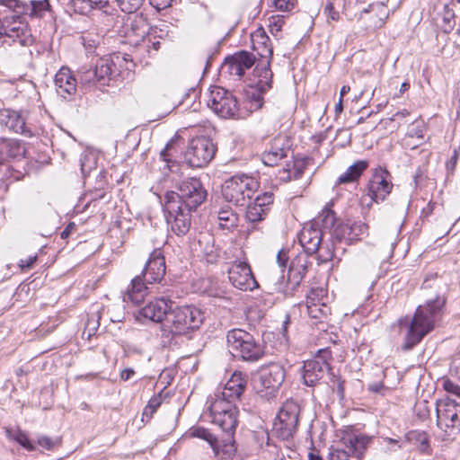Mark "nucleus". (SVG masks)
Wrapping results in <instances>:
<instances>
[{"label":"nucleus","mask_w":460,"mask_h":460,"mask_svg":"<svg viewBox=\"0 0 460 460\" xmlns=\"http://www.w3.org/2000/svg\"><path fill=\"white\" fill-rule=\"evenodd\" d=\"M253 49L262 60L256 66L253 73L257 77L255 85H250L247 91L246 108L252 112L261 108L263 103L262 94L272 87V71L270 64L273 55V48L269 36L262 29H258L252 35Z\"/></svg>","instance_id":"obj_1"},{"label":"nucleus","mask_w":460,"mask_h":460,"mask_svg":"<svg viewBox=\"0 0 460 460\" xmlns=\"http://www.w3.org/2000/svg\"><path fill=\"white\" fill-rule=\"evenodd\" d=\"M166 266L163 252L154 250L146 263L141 275L136 276L127 288L123 300L134 305L142 303L148 293L147 285L159 283L165 275Z\"/></svg>","instance_id":"obj_2"},{"label":"nucleus","mask_w":460,"mask_h":460,"mask_svg":"<svg viewBox=\"0 0 460 460\" xmlns=\"http://www.w3.org/2000/svg\"><path fill=\"white\" fill-rule=\"evenodd\" d=\"M445 298L439 295L429 298L424 305H419L409 325L404 347L411 349L418 344L435 326L439 318Z\"/></svg>","instance_id":"obj_3"},{"label":"nucleus","mask_w":460,"mask_h":460,"mask_svg":"<svg viewBox=\"0 0 460 460\" xmlns=\"http://www.w3.org/2000/svg\"><path fill=\"white\" fill-rule=\"evenodd\" d=\"M176 190L165 194V209L177 210L183 206L186 210H196L207 199L208 193L201 181L195 177L181 181Z\"/></svg>","instance_id":"obj_4"},{"label":"nucleus","mask_w":460,"mask_h":460,"mask_svg":"<svg viewBox=\"0 0 460 460\" xmlns=\"http://www.w3.org/2000/svg\"><path fill=\"white\" fill-rule=\"evenodd\" d=\"M204 315L200 309L193 305L178 306L169 312L164 323V332L172 335H181L199 328Z\"/></svg>","instance_id":"obj_5"},{"label":"nucleus","mask_w":460,"mask_h":460,"mask_svg":"<svg viewBox=\"0 0 460 460\" xmlns=\"http://www.w3.org/2000/svg\"><path fill=\"white\" fill-rule=\"evenodd\" d=\"M229 352L245 361H257L262 358L264 351L261 344L254 337L242 329H234L226 336Z\"/></svg>","instance_id":"obj_6"},{"label":"nucleus","mask_w":460,"mask_h":460,"mask_svg":"<svg viewBox=\"0 0 460 460\" xmlns=\"http://www.w3.org/2000/svg\"><path fill=\"white\" fill-rule=\"evenodd\" d=\"M258 181L246 174H236L225 181L222 194L227 202L245 206L258 190Z\"/></svg>","instance_id":"obj_7"},{"label":"nucleus","mask_w":460,"mask_h":460,"mask_svg":"<svg viewBox=\"0 0 460 460\" xmlns=\"http://www.w3.org/2000/svg\"><path fill=\"white\" fill-rule=\"evenodd\" d=\"M208 411L211 421L225 433L226 441L233 442L238 425V409L234 403L222 400H208Z\"/></svg>","instance_id":"obj_8"},{"label":"nucleus","mask_w":460,"mask_h":460,"mask_svg":"<svg viewBox=\"0 0 460 460\" xmlns=\"http://www.w3.org/2000/svg\"><path fill=\"white\" fill-rule=\"evenodd\" d=\"M208 107L223 119H242L245 117L236 98L226 89L213 86L208 95Z\"/></svg>","instance_id":"obj_9"},{"label":"nucleus","mask_w":460,"mask_h":460,"mask_svg":"<svg viewBox=\"0 0 460 460\" xmlns=\"http://www.w3.org/2000/svg\"><path fill=\"white\" fill-rule=\"evenodd\" d=\"M300 407L293 400H287L279 409L273 423L274 434L282 440H288L297 430Z\"/></svg>","instance_id":"obj_10"},{"label":"nucleus","mask_w":460,"mask_h":460,"mask_svg":"<svg viewBox=\"0 0 460 460\" xmlns=\"http://www.w3.org/2000/svg\"><path fill=\"white\" fill-rule=\"evenodd\" d=\"M371 438L363 434H349L342 438V447L332 448L328 460H361Z\"/></svg>","instance_id":"obj_11"},{"label":"nucleus","mask_w":460,"mask_h":460,"mask_svg":"<svg viewBox=\"0 0 460 460\" xmlns=\"http://www.w3.org/2000/svg\"><path fill=\"white\" fill-rule=\"evenodd\" d=\"M31 32L27 22L19 15L13 14L4 19L0 17V41L11 44L19 42L27 45L31 41Z\"/></svg>","instance_id":"obj_12"},{"label":"nucleus","mask_w":460,"mask_h":460,"mask_svg":"<svg viewBox=\"0 0 460 460\" xmlns=\"http://www.w3.org/2000/svg\"><path fill=\"white\" fill-rule=\"evenodd\" d=\"M216 146L207 137H198L190 140L185 152V160L191 167H203L214 157Z\"/></svg>","instance_id":"obj_13"},{"label":"nucleus","mask_w":460,"mask_h":460,"mask_svg":"<svg viewBox=\"0 0 460 460\" xmlns=\"http://www.w3.org/2000/svg\"><path fill=\"white\" fill-rule=\"evenodd\" d=\"M146 19L136 13L124 19V34L131 44L142 46L149 51L150 33Z\"/></svg>","instance_id":"obj_14"},{"label":"nucleus","mask_w":460,"mask_h":460,"mask_svg":"<svg viewBox=\"0 0 460 460\" xmlns=\"http://www.w3.org/2000/svg\"><path fill=\"white\" fill-rule=\"evenodd\" d=\"M437 424L440 429H460V404L450 398L437 402Z\"/></svg>","instance_id":"obj_15"},{"label":"nucleus","mask_w":460,"mask_h":460,"mask_svg":"<svg viewBox=\"0 0 460 460\" xmlns=\"http://www.w3.org/2000/svg\"><path fill=\"white\" fill-rule=\"evenodd\" d=\"M247 384V376L235 371L221 390L216 391L208 400H224L234 403L243 393Z\"/></svg>","instance_id":"obj_16"},{"label":"nucleus","mask_w":460,"mask_h":460,"mask_svg":"<svg viewBox=\"0 0 460 460\" xmlns=\"http://www.w3.org/2000/svg\"><path fill=\"white\" fill-rule=\"evenodd\" d=\"M119 54H114L112 57L101 58L94 70H87L84 73L82 81L84 84H92L111 79L113 75L118 73L115 59L119 60Z\"/></svg>","instance_id":"obj_17"},{"label":"nucleus","mask_w":460,"mask_h":460,"mask_svg":"<svg viewBox=\"0 0 460 460\" xmlns=\"http://www.w3.org/2000/svg\"><path fill=\"white\" fill-rule=\"evenodd\" d=\"M228 279L232 285L240 290H252L257 282L247 262L235 261L228 270Z\"/></svg>","instance_id":"obj_18"},{"label":"nucleus","mask_w":460,"mask_h":460,"mask_svg":"<svg viewBox=\"0 0 460 460\" xmlns=\"http://www.w3.org/2000/svg\"><path fill=\"white\" fill-rule=\"evenodd\" d=\"M393 184L387 170L378 168L373 173L368 183V194L376 201H383L391 192Z\"/></svg>","instance_id":"obj_19"},{"label":"nucleus","mask_w":460,"mask_h":460,"mask_svg":"<svg viewBox=\"0 0 460 460\" xmlns=\"http://www.w3.org/2000/svg\"><path fill=\"white\" fill-rule=\"evenodd\" d=\"M329 369V364L322 355H316L314 358L305 361L302 373L305 385H315Z\"/></svg>","instance_id":"obj_20"},{"label":"nucleus","mask_w":460,"mask_h":460,"mask_svg":"<svg viewBox=\"0 0 460 460\" xmlns=\"http://www.w3.org/2000/svg\"><path fill=\"white\" fill-rule=\"evenodd\" d=\"M255 62V58L252 54L242 51L234 54V56L227 58L224 64V69L234 76L240 79L245 70L250 69Z\"/></svg>","instance_id":"obj_21"},{"label":"nucleus","mask_w":460,"mask_h":460,"mask_svg":"<svg viewBox=\"0 0 460 460\" xmlns=\"http://www.w3.org/2000/svg\"><path fill=\"white\" fill-rule=\"evenodd\" d=\"M322 239V230L313 223L305 225L298 235L301 246L308 254H313L319 250Z\"/></svg>","instance_id":"obj_22"},{"label":"nucleus","mask_w":460,"mask_h":460,"mask_svg":"<svg viewBox=\"0 0 460 460\" xmlns=\"http://www.w3.org/2000/svg\"><path fill=\"white\" fill-rule=\"evenodd\" d=\"M54 84L58 94L65 99L74 95L76 92L77 81L72 71L66 66H62L57 72Z\"/></svg>","instance_id":"obj_23"},{"label":"nucleus","mask_w":460,"mask_h":460,"mask_svg":"<svg viewBox=\"0 0 460 460\" xmlns=\"http://www.w3.org/2000/svg\"><path fill=\"white\" fill-rule=\"evenodd\" d=\"M285 376V369L279 363H271L262 367L260 372L261 383L265 388H279L284 382Z\"/></svg>","instance_id":"obj_24"},{"label":"nucleus","mask_w":460,"mask_h":460,"mask_svg":"<svg viewBox=\"0 0 460 460\" xmlns=\"http://www.w3.org/2000/svg\"><path fill=\"white\" fill-rule=\"evenodd\" d=\"M169 216L167 222L171 225L172 231L177 235L186 234L190 226V212L186 210L183 206L177 210L166 209Z\"/></svg>","instance_id":"obj_25"},{"label":"nucleus","mask_w":460,"mask_h":460,"mask_svg":"<svg viewBox=\"0 0 460 460\" xmlns=\"http://www.w3.org/2000/svg\"><path fill=\"white\" fill-rule=\"evenodd\" d=\"M170 305L164 299H157L150 302L144 306L139 314L144 318L149 319L153 322H162L164 318L166 319L169 314Z\"/></svg>","instance_id":"obj_26"},{"label":"nucleus","mask_w":460,"mask_h":460,"mask_svg":"<svg viewBox=\"0 0 460 460\" xmlns=\"http://www.w3.org/2000/svg\"><path fill=\"white\" fill-rule=\"evenodd\" d=\"M213 221L223 230H233L238 225V216L228 207L221 208L212 216Z\"/></svg>","instance_id":"obj_27"},{"label":"nucleus","mask_w":460,"mask_h":460,"mask_svg":"<svg viewBox=\"0 0 460 460\" xmlns=\"http://www.w3.org/2000/svg\"><path fill=\"white\" fill-rule=\"evenodd\" d=\"M367 167L368 162L367 160H358L355 162L346 170V172L338 177L336 184L340 185L357 181Z\"/></svg>","instance_id":"obj_28"},{"label":"nucleus","mask_w":460,"mask_h":460,"mask_svg":"<svg viewBox=\"0 0 460 460\" xmlns=\"http://www.w3.org/2000/svg\"><path fill=\"white\" fill-rule=\"evenodd\" d=\"M21 8L24 15L40 18L49 10V4L48 0H23L20 1ZM20 7V5H17Z\"/></svg>","instance_id":"obj_29"},{"label":"nucleus","mask_w":460,"mask_h":460,"mask_svg":"<svg viewBox=\"0 0 460 460\" xmlns=\"http://www.w3.org/2000/svg\"><path fill=\"white\" fill-rule=\"evenodd\" d=\"M198 243L208 262L213 263L219 257V250L214 244V237L208 233L200 234Z\"/></svg>","instance_id":"obj_30"},{"label":"nucleus","mask_w":460,"mask_h":460,"mask_svg":"<svg viewBox=\"0 0 460 460\" xmlns=\"http://www.w3.org/2000/svg\"><path fill=\"white\" fill-rule=\"evenodd\" d=\"M7 129L17 134L31 136V130L27 125V113L13 110Z\"/></svg>","instance_id":"obj_31"},{"label":"nucleus","mask_w":460,"mask_h":460,"mask_svg":"<svg viewBox=\"0 0 460 460\" xmlns=\"http://www.w3.org/2000/svg\"><path fill=\"white\" fill-rule=\"evenodd\" d=\"M368 226L363 222H354L350 226L342 225L335 229V234L338 236L341 233L348 234L349 241L358 240L367 234Z\"/></svg>","instance_id":"obj_32"},{"label":"nucleus","mask_w":460,"mask_h":460,"mask_svg":"<svg viewBox=\"0 0 460 460\" xmlns=\"http://www.w3.org/2000/svg\"><path fill=\"white\" fill-rule=\"evenodd\" d=\"M373 13L375 17H373L372 26L375 28L381 27L385 20L388 18L389 11L386 6L382 2L370 4L367 8L364 9L360 15L359 19L363 17V13Z\"/></svg>","instance_id":"obj_33"},{"label":"nucleus","mask_w":460,"mask_h":460,"mask_svg":"<svg viewBox=\"0 0 460 460\" xmlns=\"http://www.w3.org/2000/svg\"><path fill=\"white\" fill-rule=\"evenodd\" d=\"M305 308L308 316L315 323L326 322L331 314V307L327 304H312V305H306Z\"/></svg>","instance_id":"obj_34"},{"label":"nucleus","mask_w":460,"mask_h":460,"mask_svg":"<svg viewBox=\"0 0 460 460\" xmlns=\"http://www.w3.org/2000/svg\"><path fill=\"white\" fill-rule=\"evenodd\" d=\"M336 220L334 211L331 208V205L327 204L313 224L317 227H319V224H321L324 230H332L335 226Z\"/></svg>","instance_id":"obj_35"},{"label":"nucleus","mask_w":460,"mask_h":460,"mask_svg":"<svg viewBox=\"0 0 460 460\" xmlns=\"http://www.w3.org/2000/svg\"><path fill=\"white\" fill-rule=\"evenodd\" d=\"M407 443H412L420 452L428 453L429 449L428 435L424 431L411 430L406 435Z\"/></svg>","instance_id":"obj_36"},{"label":"nucleus","mask_w":460,"mask_h":460,"mask_svg":"<svg viewBox=\"0 0 460 460\" xmlns=\"http://www.w3.org/2000/svg\"><path fill=\"white\" fill-rule=\"evenodd\" d=\"M5 434L9 439H13V440L16 441L25 449H27L29 451L35 450L34 445L31 442L27 434L25 432H23L22 430H21L19 429H6Z\"/></svg>","instance_id":"obj_37"},{"label":"nucleus","mask_w":460,"mask_h":460,"mask_svg":"<svg viewBox=\"0 0 460 460\" xmlns=\"http://www.w3.org/2000/svg\"><path fill=\"white\" fill-rule=\"evenodd\" d=\"M301 260L298 259L296 261H294L291 262L288 273V280H292L295 282V284L298 285L301 280L304 279L307 267L305 262L300 263Z\"/></svg>","instance_id":"obj_38"},{"label":"nucleus","mask_w":460,"mask_h":460,"mask_svg":"<svg viewBox=\"0 0 460 460\" xmlns=\"http://www.w3.org/2000/svg\"><path fill=\"white\" fill-rule=\"evenodd\" d=\"M287 156V150L282 147H271L270 150L262 155V162L268 166H275Z\"/></svg>","instance_id":"obj_39"},{"label":"nucleus","mask_w":460,"mask_h":460,"mask_svg":"<svg viewBox=\"0 0 460 460\" xmlns=\"http://www.w3.org/2000/svg\"><path fill=\"white\" fill-rule=\"evenodd\" d=\"M75 12L84 13L86 11V7L84 4H87L90 8L102 9L108 5V0H70Z\"/></svg>","instance_id":"obj_40"},{"label":"nucleus","mask_w":460,"mask_h":460,"mask_svg":"<svg viewBox=\"0 0 460 460\" xmlns=\"http://www.w3.org/2000/svg\"><path fill=\"white\" fill-rule=\"evenodd\" d=\"M163 402L162 393H159L148 401L147 405L145 407L142 413V420L148 421L151 420L153 414L156 411V410L160 407Z\"/></svg>","instance_id":"obj_41"},{"label":"nucleus","mask_w":460,"mask_h":460,"mask_svg":"<svg viewBox=\"0 0 460 460\" xmlns=\"http://www.w3.org/2000/svg\"><path fill=\"white\" fill-rule=\"evenodd\" d=\"M267 213L263 208L252 202L247 205L245 217L248 221L256 223L263 220Z\"/></svg>","instance_id":"obj_42"},{"label":"nucleus","mask_w":460,"mask_h":460,"mask_svg":"<svg viewBox=\"0 0 460 460\" xmlns=\"http://www.w3.org/2000/svg\"><path fill=\"white\" fill-rule=\"evenodd\" d=\"M96 156L92 153L83 154L80 157L81 172L84 176L91 173L96 168Z\"/></svg>","instance_id":"obj_43"},{"label":"nucleus","mask_w":460,"mask_h":460,"mask_svg":"<svg viewBox=\"0 0 460 460\" xmlns=\"http://www.w3.org/2000/svg\"><path fill=\"white\" fill-rule=\"evenodd\" d=\"M327 292L323 288H312L306 296V305H312V304H327L324 300L326 299Z\"/></svg>","instance_id":"obj_44"},{"label":"nucleus","mask_w":460,"mask_h":460,"mask_svg":"<svg viewBox=\"0 0 460 460\" xmlns=\"http://www.w3.org/2000/svg\"><path fill=\"white\" fill-rule=\"evenodd\" d=\"M119 9L128 13H135L143 4L145 0H114Z\"/></svg>","instance_id":"obj_45"},{"label":"nucleus","mask_w":460,"mask_h":460,"mask_svg":"<svg viewBox=\"0 0 460 460\" xmlns=\"http://www.w3.org/2000/svg\"><path fill=\"white\" fill-rule=\"evenodd\" d=\"M179 137H175L172 138L165 146V147L161 151L160 156L161 158L167 163V166L171 172H174L173 167L175 166V163L172 161V149L174 144L178 141Z\"/></svg>","instance_id":"obj_46"},{"label":"nucleus","mask_w":460,"mask_h":460,"mask_svg":"<svg viewBox=\"0 0 460 460\" xmlns=\"http://www.w3.org/2000/svg\"><path fill=\"white\" fill-rule=\"evenodd\" d=\"M6 154L13 158L22 157L25 154V147L16 140H9L5 144Z\"/></svg>","instance_id":"obj_47"},{"label":"nucleus","mask_w":460,"mask_h":460,"mask_svg":"<svg viewBox=\"0 0 460 460\" xmlns=\"http://www.w3.org/2000/svg\"><path fill=\"white\" fill-rule=\"evenodd\" d=\"M191 436L202 438L209 443V445L215 449L217 447V438L216 437L209 432L208 429L198 427L196 429H193L191 431Z\"/></svg>","instance_id":"obj_48"},{"label":"nucleus","mask_w":460,"mask_h":460,"mask_svg":"<svg viewBox=\"0 0 460 460\" xmlns=\"http://www.w3.org/2000/svg\"><path fill=\"white\" fill-rule=\"evenodd\" d=\"M274 196L272 192H264L262 195L258 196L252 202L258 207L263 208L266 212L269 211L270 206L273 203Z\"/></svg>","instance_id":"obj_49"},{"label":"nucleus","mask_w":460,"mask_h":460,"mask_svg":"<svg viewBox=\"0 0 460 460\" xmlns=\"http://www.w3.org/2000/svg\"><path fill=\"white\" fill-rule=\"evenodd\" d=\"M284 24V19L282 16H271L269 19L270 32L273 36H277L281 31Z\"/></svg>","instance_id":"obj_50"},{"label":"nucleus","mask_w":460,"mask_h":460,"mask_svg":"<svg viewBox=\"0 0 460 460\" xmlns=\"http://www.w3.org/2000/svg\"><path fill=\"white\" fill-rule=\"evenodd\" d=\"M296 0H273L274 6L281 12L291 11L296 4Z\"/></svg>","instance_id":"obj_51"},{"label":"nucleus","mask_w":460,"mask_h":460,"mask_svg":"<svg viewBox=\"0 0 460 460\" xmlns=\"http://www.w3.org/2000/svg\"><path fill=\"white\" fill-rule=\"evenodd\" d=\"M385 442H386L387 446L391 450H396L397 448L405 447L407 445L406 437L401 439H394L391 438H385Z\"/></svg>","instance_id":"obj_52"},{"label":"nucleus","mask_w":460,"mask_h":460,"mask_svg":"<svg viewBox=\"0 0 460 460\" xmlns=\"http://www.w3.org/2000/svg\"><path fill=\"white\" fill-rule=\"evenodd\" d=\"M450 373L460 380V352L452 358Z\"/></svg>","instance_id":"obj_53"},{"label":"nucleus","mask_w":460,"mask_h":460,"mask_svg":"<svg viewBox=\"0 0 460 460\" xmlns=\"http://www.w3.org/2000/svg\"><path fill=\"white\" fill-rule=\"evenodd\" d=\"M173 0H149L150 4L156 10L162 11L172 5Z\"/></svg>","instance_id":"obj_54"},{"label":"nucleus","mask_w":460,"mask_h":460,"mask_svg":"<svg viewBox=\"0 0 460 460\" xmlns=\"http://www.w3.org/2000/svg\"><path fill=\"white\" fill-rule=\"evenodd\" d=\"M13 110L11 109H1L0 110V126L7 128L9 120L11 119Z\"/></svg>","instance_id":"obj_55"},{"label":"nucleus","mask_w":460,"mask_h":460,"mask_svg":"<svg viewBox=\"0 0 460 460\" xmlns=\"http://www.w3.org/2000/svg\"><path fill=\"white\" fill-rule=\"evenodd\" d=\"M443 387L446 391L451 393V394H454L457 396L460 397V386L456 385L455 383H453L452 381L450 380H445L443 382Z\"/></svg>","instance_id":"obj_56"},{"label":"nucleus","mask_w":460,"mask_h":460,"mask_svg":"<svg viewBox=\"0 0 460 460\" xmlns=\"http://www.w3.org/2000/svg\"><path fill=\"white\" fill-rule=\"evenodd\" d=\"M38 445L44 449L49 450L54 447L55 442L49 437L40 436L38 438Z\"/></svg>","instance_id":"obj_57"},{"label":"nucleus","mask_w":460,"mask_h":460,"mask_svg":"<svg viewBox=\"0 0 460 460\" xmlns=\"http://www.w3.org/2000/svg\"><path fill=\"white\" fill-rule=\"evenodd\" d=\"M288 261V252L280 250L277 255V262L281 269H285Z\"/></svg>","instance_id":"obj_58"},{"label":"nucleus","mask_w":460,"mask_h":460,"mask_svg":"<svg viewBox=\"0 0 460 460\" xmlns=\"http://www.w3.org/2000/svg\"><path fill=\"white\" fill-rule=\"evenodd\" d=\"M36 261H37V256L31 255L26 259L21 260L19 265L22 269H31L33 267L34 263L36 262Z\"/></svg>","instance_id":"obj_59"},{"label":"nucleus","mask_w":460,"mask_h":460,"mask_svg":"<svg viewBox=\"0 0 460 460\" xmlns=\"http://www.w3.org/2000/svg\"><path fill=\"white\" fill-rule=\"evenodd\" d=\"M325 13L333 21H337L339 19V13L334 10L332 4H328L325 6Z\"/></svg>","instance_id":"obj_60"},{"label":"nucleus","mask_w":460,"mask_h":460,"mask_svg":"<svg viewBox=\"0 0 460 460\" xmlns=\"http://www.w3.org/2000/svg\"><path fill=\"white\" fill-rule=\"evenodd\" d=\"M135 374V371L132 368H125L120 372V378L123 381L129 380Z\"/></svg>","instance_id":"obj_61"},{"label":"nucleus","mask_w":460,"mask_h":460,"mask_svg":"<svg viewBox=\"0 0 460 460\" xmlns=\"http://www.w3.org/2000/svg\"><path fill=\"white\" fill-rule=\"evenodd\" d=\"M75 228V224L74 223H70L62 232H61V238L63 239H66L67 238L72 230Z\"/></svg>","instance_id":"obj_62"},{"label":"nucleus","mask_w":460,"mask_h":460,"mask_svg":"<svg viewBox=\"0 0 460 460\" xmlns=\"http://www.w3.org/2000/svg\"><path fill=\"white\" fill-rule=\"evenodd\" d=\"M84 45L89 48L95 47L100 43V40L95 41L93 40L87 39V38H84Z\"/></svg>","instance_id":"obj_63"},{"label":"nucleus","mask_w":460,"mask_h":460,"mask_svg":"<svg viewBox=\"0 0 460 460\" xmlns=\"http://www.w3.org/2000/svg\"><path fill=\"white\" fill-rule=\"evenodd\" d=\"M308 460H323L319 455L310 452L308 454Z\"/></svg>","instance_id":"obj_64"}]
</instances>
